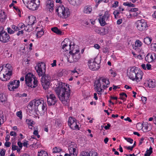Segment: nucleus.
I'll use <instances>...</instances> for the list:
<instances>
[{"instance_id": "obj_41", "label": "nucleus", "mask_w": 156, "mask_h": 156, "mask_svg": "<svg viewBox=\"0 0 156 156\" xmlns=\"http://www.w3.org/2000/svg\"><path fill=\"white\" fill-rule=\"evenodd\" d=\"M36 34V36L37 38H40L44 34V31H39L37 32Z\"/></svg>"}, {"instance_id": "obj_54", "label": "nucleus", "mask_w": 156, "mask_h": 156, "mask_svg": "<svg viewBox=\"0 0 156 156\" xmlns=\"http://www.w3.org/2000/svg\"><path fill=\"white\" fill-rule=\"evenodd\" d=\"M152 50L154 51H156V43L151 44V47Z\"/></svg>"}, {"instance_id": "obj_57", "label": "nucleus", "mask_w": 156, "mask_h": 156, "mask_svg": "<svg viewBox=\"0 0 156 156\" xmlns=\"http://www.w3.org/2000/svg\"><path fill=\"white\" fill-rule=\"evenodd\" d=\"M94 30L97 33L99 34L100 33V30L97 27H95L94 28Z\"/></svg>"}, {"instance_id": "obj_11", "label": "nucleus", "mask_w": 156, "mask_h": 156, "mask_svg": "<svg viewBox=\"0 0 156 156\" xmlns=\"http://www.w3.org/2000/svg\"><path fill=\"white\" fill-rule=\"evenodd\" d=\"M135 24L137 29L140 31H144L148 29L147 22L144 19L138 20Z\"/></svg>"}, {"instance_id": "obj_33", "label": "nucleus", "mask_w": 156, "mask_h": 156, "mask_svg": "<svg viewBox=\"0 0 156 156\" xmlns=\"http://www.w3.org/2000/svg\"><path fill=\"white\" fill-rule=\"evenodd\" d=\"M69 2L73 5H78L81 0H68Z\"/></svg>"}, {"instance_id": "obj_26", "label": "nucleus", "mask_w": 156, "mask_h": 156, "mask_svg": "<svg viewBox=\"0 0 156 156\" xmlns=\"http://www.w3.org/2000/svg\"><path fill=\"white\" fill-rule=\"evenodd\" d=\"M28 24L33 25L36 22V18L34 16H28Z\"/></svg>"}, {"instance_id": "obj_63", "label": "nucleus", "mask_w": 156, "mask_h": 156, "mask_svg": "<svg viewBox=\"0 0 156 156\" xmlns=\"http://www.w3.org/2000/svg\"><path fill=\"white\" fill-rule=\"evenodd\" d=\"M146 69H147V70H150L151 69V64H146Z\"/></svg>"}, {"instance_id": "obj_24", "label": "nucleus", "mask_w": 156, "mask_h": 156, "mask_svg": "<svg viewBox=\"0 0 156 156\" xmlns=\"http://www.w3.org/2000/svg\"><path fill=\"white\" fill-rule=\"evenodd\" d=\"M80 156H98V154L96 152H90L88 153L87 152L83 151L81 153Z\"/></svg>"}, {"instance_id": "obj_22", "label": "nucleus", "mask_w": 156, "mask_h": 156, "mask_svg": "<svg viewBox=\"0 0 156 156\" xmlns=\"http://www.w3.org/2000/svg\"><path fill=\"white\" fill-rule=\"evenodd\" d=\"M154 53H148L146 56L145 59L146 61L149 63L153 62L155 59Z\"/></svg>"}, {"instance_id": "obj_23", "label": "nucleus", "mask_w": 156, "mask_h": 156, "mask_svg": "<svg viewBox=\"0 0 156 156\" xmlns=\"http://www.w3.org/2000/svg\"><path fill=\"white\" fill-rule=\"evenodd\" d=\"M92 10V7L91 5H87L84 6L83 10V12L87 14H90Z\"/></svg>"}, {"instance_id": "obj_42", "label": "nucleus", "mask_w": 156, "mask_h": 156, "mask_svg": "<svg viewBox=\"0 0 156 156\" xmlns=\"http://www.w3.org/2000/svg\"><path fill=\"white\" fill-rule=\"evenodd\" d=\"M141 127L143 128V130L144 132H146L150 130V129H149V126L148 125H144L143 127H142V125H141Z\"/></svg>"}, {"instance_id": "obj_43", "label": "nucleus", "mask_w": 156, "mask_h": 156, "mask_svg": "<svg viewBox=\"0 0 156 156\" xmlns=\"http://www.w3.org/2000/svg\"><path fill=\"white\" fill-rule=\"evenodd\" d=\"M25 25L22 23H20L17 25L18 30H21L23 28L25 27Z\"/></svg>"}, {"instance_id": "obj_21", "label": "nucleus", "mask_w": 156, "mask_h": 156, "mask_svg": "<svg viewBox=\"0 0 156 156\" xmlns=\"http://www.w3.org/2000/svg\"><path fill=\"white\" fill-rule=\"evenodd\" d=\"M46 3V8L49 9L50 12L52 11L54 9V1L53 0H48Z\"/></svg>"}, {"instance_id": "obj_49", "label": "nucleus", "mask_w": 156, "mask_h": 156, "mask_svg": "<svg viewBox=\"0 0 156 156\" xmlns=\"http://www.w3.org/2000/svg\"><path fill=\"white\" fill-rule=\"evenodd\" d=\"M129 133H131V134H130V136H132L133 135H136L137 136H140V134L138 133V132H133L132 131L130 130Z\"/></svg>"}, {"instance_id": "obj_31", "label": "nucleus", "mask_w": 156, "mask_h": 156, "mask_svg": "<svg viewBox=\"0 0 156 156\" xmlns=\"http://www.w3.org/2000/svg\"><path fill=\"white\" fill-rule=\"evenodd\" d=\"M32 26V25L28 24L27 25L25 26L24 30H25L26 31L30 32L33 30Z\"/></svg>"}, {"instance_id": "obj_35", "label": "nucleus", "mask_w": 156, "mask_h": 156, "mask_svg": "<svg viewBox=\"0 0 156 156\" xmlns=\"http://www.w3.org/2000/svg\"><path fill=\"white\" fill-rule=\"evenodd\" d=\"M6 100V97L5 94H0V101L1 102H3Z\"/></svg>"}, {"instance_id": "obj_39", "label": "nucleus", "mask_w": 156, "mask_h": 156, "mask_svg": "<svg viewBox=\"0 0 156 156\" xmlns=\"http://www.w3.org/2000/svg\"><path fill=\"white\" fill-rule=\"evenodd\" d=\"M38 153V156H48L47 152L44 151H41Z\"/></svg>"}, {"instance_id": "obj_30", "label": "nucleus", "mask_w": 156, "mask_h": 156, "mask_svg": "<svg viewBox=\"0 0 156 156\" xmlns=\"http://www.w3.org/2000/svg\"><path fill=\"white\" fill-rule=\"evenodd\" d=\"M152 41V39L151 37H146L144 39V42L147 45H149L151 44Z\"/></svg>"}, {"instance_id": "obj_47", "label": "nucleus", "mask_w": 156, "mask_h": 156, "mask_svg": "<svg viewBox=\"0 0 156 156\" xmlns=\"http://www.w3.org/2000/svg\"><path fill=\"white\" fill-rule=\"evenodd\" d=\"M4 122L3 115L2 113H0V125L2 124Z\"/></svg>"}, {"instance_id": "obj_9", "label": "nucleus", "mask_w": 156, "mask_h": 156, "mask_svg": "<svg viewBox=\"0 0 156 156\" xmlns=\"http://www.w3.org/2000/svg\"><path fill=\"white\" fill-rule=\"evenodd\" d=\"M22 1L28 8L33 11L37 9L40 4L39 0H22Z\"/></svg>"}, {"instance_id": "obj_40", "label": "nucleus", "mask_w": 156, "mask_h": 156, "mask_svg": "<svg viewBox=\"0 0 156 156\" xmlns=\"http://www.w3.org/2000/svg\"><path fill=\"white\" fill-rule=\"evenodd\" d=\"M123 5L124 6H128L129 7H134L135 6L134 4H132L130 2H128L123 3Z\"/></svg>"}, {"instance_id": "obj_46", "label": "nucleus", "mask_w": 156, "mask_h": 156, "mask_svg": "<svg viewBox=\"0 0 156 156\" xmlns=\"http://www.w3.org/2000/svg\"><path fill=\"white\" fill-rule=\"evenodd\" d=\"M16 115L20 119H22L23 117L22 112L21 111L17 112L16 113Z\"/></svg>"}, {"instance_id": "obj_29", "label": "nucleus", "mask_w": 156, "mask_h": 156, "mask_svg": "<svg viewBox=\"0 0 156 156\" xmlns=\"http://www.w3.org/2000/svg\"><path fill=\"white\" fill-rule=\"evenodd\" d=\"M6 18V16L5 15L4 11H0V20L2 21H4Z\"/></svg>"}, {"instance_id": "obj_58", "label": "nucleus", "mask_w": 156, "mask_h": 156, "mask_svg": "<svg viewBox=\"0 0 156 156\" xmlns=\"http://www.w3.org/2000/svg\"><path fill=\"white\" fill-rule=\"evenodd\" d=\"M12 28L15 31H18L17 26H16L14 25H12Z\"/></svg>"}, {"instance_id": "obj_53", "label": "nucleus", "mask_w": 156, "mask_h": 156, "mask_svg": "<svg viewBox=\"0 0 156 156\" xmlns=\"http://www.w3.org/2000/svg\"><path fill=\"white\" fill-rule=\"evenodd\" d=\"M5 150L4 149L1 150L0 152V154L1 156H4L5 154Z\"/></svg>"}, {"instance_id": "obj_25", "label": "nucleus", "mask_w": 156, "mask_h": 156, "mask_svg": "<svg viewBox=\"0 0 156 156\" xmlns=\"http://www.w3.org/2000/svg\"><path fill=\"white\" fill-rule=\"evenodd\" d=\"M147 86L150 88H153L156 86V83L155 80L149 79L147 81Z\"/></svg>"}, {"instance_id": "obj_19", "label": "nucleus", "mask_w": 156, "mask_h": 156, "mask_svg": "<svg viewBox=\"0 0 156 156\" xmlns=\"http://www.w3.org/2000/svg\"><path fill=\"white\" fill-rule=\"evenodd\" d=\"M19 85V80H13L9 83L8 87L10 90L14 91L15 89L18 87Z\"/></svg>"}, {"instance_id": "obj_1", "label": "nucleus", "mask_w": 156, "mask_h": 156, "mask_svg": "<svg viewBox=\"0 0 156 156\" xmlns=\"http://www.w3.org/2000/svg\"><path fill=\"white\" fill-rule=\"evenodd\" d=\"M55 92L62 103L69 101L71 90L68 84L61 82L55 90Z\"/></svg>"}, {"instance_id": "obj_44", "label": "nucleus", "mask_w": 156, "mask_h": 156, "mask_svg": "<svg viewBox=\"0 0 156 156\" xmlns=\"http://www.w3.org/2000/svg\"><path fill=\"white\" fill-rule=\"evenodd\" d=\"M120 13L119 11L118 10L114 11L113 12V14L115 18L117 19Z\"/></svg>"}, {"instance_id": "obj_45", "label": "nucleus", "mask_w": 156, "mask_h": 156, "mask_svg": "<svg viewBox=\"0 0 156 156\" xmlns=\"http://www.w3.org/2000/svg\"><path fill=\"white\" fill-rule=\"evenodd\" d=\"M62 151V149L60 148H57V147H55L53 148V153H55L59 152Z\"/></svg>"}, {"instance_id": "obj_13", "label": "nucleus", "mask_w": 156, "mask_h": 156, "mask_svg": "<svg viewBox=\"0 0 156 156\" xmlns=\"http://www.w3.org/2000/svg\"><path fill=\"white\" fill-rule=\"evenodd\" d=\"M45 65L44 63L41 62L38 63L35 67V69L39 76L45 74Z\"/></svg>"}, {"instance_id": "obj_20", "label": "nucleus", "mask_w": 156, "mask_h": 156, "mask_svg": "<svg viewBox=\"0 0 156 156\" xmlns=\"http://www.w3.org/2000/svg\"><path fill=\"white\" fill-rule=\"evenodd\" d=\"M143 43L139 40L137 39L135 42V44L132 45L133 49L136 51L140 52L142 49Z\"/></svg>"}, {"instance_id": "obj_36", "label": "nucleus", "mask_w": 156, "mask_h": 156, "mask_svg": "<svg viewBox=\"0 0 156 156\" xmlns=\"http://www.w3.org/2000/svg\"><path fill=\"white\" fill-rule=\"evenodd\" d=\"M44 27L41 25H39L36 27L35 31L36 32H38V31H44Z\"/></svg>"}, {"instance_id": "obj_27", "label": "nucleus", "mask_w": 156, "mask_h": 156, "mask_svg": "<svg viewBox=\"0 0 156 156\" xmlns=\"http://www.w3.org/2000/svg\"><path fill=\"white\" fill-rule=\"evenodd\" d=\"M51 30L56 34L59 35H62V32L56 27H52L51 29Z\"/></svg>"}, {"instance_id": "obj_32", "label": "nucleus", "mask_w": 156, "mask_h": 156, "mask_svg": "<svg viewBox=\"0 0 156 156\" xmlns=\"http://www.w3.org/2000/svg\"><path fill=\"white\" fill-rule=\"evenodd\" d=\"M119 95V99L123 101H125L127 97V94L124 92L120 93Z\"/></svg>"}, {"instance_id": "obj_37", "label": "nucleus", "mask_w": 156, "mask_h": 156, "mask_svg": "<svg viewBox=\"0 0 156 156\" xmlns=\"http://www.w3.org/2000/svg\"><path fill=\"white\" fill-rule=\"evenodd\" d=\"M152 153V148L151 147L150 148L149 150L147 149L146 153L144 154V156H150Z\"/></svg>"}, {"instance_id": "obj_10", "label": "nucleus", "mask_w": 156, "mask_h": 156, "mask_svg": "<svg viewBox=\"0 0 156 156\" xmlns=\"http://www.w3.org/2000/svg\"><path fill=\"white\" fill-rule=\"evenodd\" d=\"M98 58L96 57L94 59L91 58L88 62V65L89 68L92 70H96L100 68V63L101 60H98Z\"/></svg>"}, {"instance_id": "obj_55", "label": "nucleus", "mask_w": 156, "mask_h": 156, "mask_svg": "<svg viewBox=\"0 0 156 156\" xmlns=\"http://www.w3.org/2000/svg\"><path fill=\"white\" fill-rule=\"evenodd\" d=\"M138 10V9L137 8H134L131 9L129 10V12H137Z\"/></svg>"}, {"instance_id": "obj_28", "label": "nucleus", "mask_w": 156, "mask_h": 156, "mask_svg": "<svg viewBox=\"0 0 156 156\" xmlns=\"http://www.w3.org/2000/svg\"><path fill=\"white\" fill-rule=\"evenodd\" d=\"M74 148H76V145L73 142H71L69 148V152L72 153L73 149Z\"/></svg>"}, {"instance_id": "obj_6", "label": "nucleus", "mask_w": 156, "mask_h": 156, "mask_svg": "<svg viewBox=\"0 0 156 156\" xmlns=\"http://www.w3.org/2000/svg\"><path fill=\"white\" fill-rule=\"evenodd\" d=\"M57 15L59 18L62 19H66L70 16V12L69 9L61 5L58 7L56 9Z\"/></svg>"}, {"instance_id": "obj_51", "label": "nucleus", "mask_w": 156, "mask_h": 156, "mask_svg": "<svg viewBox=\"0 0 156 156\" xmlns=\"http://www.w3.org/2000/svg\"><path fill=\"white\" fill-rule=\"evenodd\" d=\"M125 140H126L128 142H129L130 144H132L133 143V140L130 138L126 137H124Z\"/></svg>"}, {"instance_id": "obj_61", "label": "nucleus", "mask_w": 156, "mask_h": 156, "mask_svg": "<svg viewBox=\"0 0 156 156\" xmlns=\"http://www.w3.org/2000/svg\"><path fill=\"white\" fill-rule=\"evenodd\" d=\"M139 14V13L138 12H136L130 14V15H132L134 17H136Z\"/></svg>"}, {"instance_id": "obj_16", "label": "nucleus", "mask_w": 156, "mask_h": 156, "mask_svg": "<svg viewBox=\"0 0 156 156\" xmlns=\"http://www.w3.org/2000/svg\"><path fill=\"white\" fill-rule=\"evenodd\" d=\"M62 48L63 51H68L69 50H70L73 49L75 45H73L72 47V45L70 44V41H69L68 39H65L63 41L61 44Z\"/></svg>"}, {"instance_id": "obj_50", "label": "nucleus", "mask_w": 156, "mask_h": 156, "mask_svg": "<svg viewBox=\"0 0 156 156\" xmlns=\"http://www.w3.org/2000/svg\"><path fill=\"white\" fill-rule=\"evenodd\" d=\"M16 33V35L18 36H22L23 35L24 32L23 30H19Z\"/></svg>"}, {"instance_id": "obj_17", "label": "nucleus", "mask_w": 156, "mask_h": 156, "mask_svg": "<svg viewBox=\"0 0 156 156\" xmlns=\"http://www.w3.org/2000/svg\"><path fill=\"white\" fill-rule=\"evenodd\" d=\"M76 121V119L74 118L71 116L69 117L68 121V126L71 129L79 130V126L77 124Z\"/></svg>"}, {"instance_id": "obj_3", "label": "nucleus", "mask_w": 156, "mask_h": 156, "mask_svg": "<svg viewBox=\"0 0 156 156\" xmlns=\"http://www.w3.org/2000/svg\"><path fill=\"white\" fill-rule=\"evenodd\" d=\"M0 67V79L3 81L9 80L12 74V67L9 64Z\"/></svg>"}, {"instance_id": "obj_12", "label": "nucleus", "mask_w": 156, "mask_h": 156, "mask_svg": "<svg viewBox=\"0 0 156 156\" xmlns=\"http://www.w3.org/2000/svg\"><path fill=\"white\" fill-rule=\"evenodd\" d=\"M41 76V84L44 89L46 90V92L47 91L50 83L51 77L49 75H44V74Z\"/></svg>"}, {"instance_id": "obj_48", "label": "nucleus", "mask_w": 156, "mask_h": 156, "mask_svg": "<svg viewBox=\"0 0 156 156\" xmlns=\"http://www.w3.org/2000/svg\"><path fill=\"white\" fill-rule=\"evenodd\" d=\"M7 31L8 33L10 34H13L15 32L10 27H7Z\"/></svg>"}, {"instance_id": "obj_15", "label": "nucleus", "mask_w": 156, "mask_h": 156, "mask_svg": "<svg viewBox=\"0 0 156 156\" xmlns=\"http://www.w3.org/2000/svg\"><path fill=\"white\" fill-rule=\"evenodd\" d=\"M110 16V14L109 12L106 11L105 12L102 16L99 18L98 20L101 26L103 27L107 24L106 22L109 20Z\"/></svg>"}, {"instance_id": "obj_7", "label": "nucleus", "mask_w": 156, "mask_h": 156, "mask_svg": "<svg viewBox=\"0 0 156 156\" xmlns=\"http://www.w3.org/2000/svg\"><path fill=\"white\" fill-rule=\"evenodd\" d=\"M69 55L67 57L68 61L70 63L78 62L81 57L80 50L74 48L73 49L70 51Z\"/></svg>"}, {"instance_id": "obj_64", "label": "nucleus", "mask_w": 156, "mask_h": 156, "mask_svg": "<svg viewBox=\"0 0 156 156\" xmlns=\"http://www.w3.org/2000/svg\"><path fill=\"white\" fill-rule=\"evenodd\" d=\"M33 134L37 136H40L38 134V131L37 130H34Z\"/></svg>"}, {"instance_id": "obj_60", "label": "nucleus", "mask_w": 156, "mask_h": 156, "mask_svg": "<svg viewBox=\"0 0 156 156\" xmlns=\"http://www.w3.org/2000/svg\"><path fill=\"white\" fill-rule=\"evenodd\" d=\"M17 2L16 1H14L13 0L12 1V3L9 5V7L10 8H11L12 6H13L14 3H17Z\"/></svg>"}, {"instance_id": "obj_2", "label": "nucleus", "mask_w": 156, "mask_h": 156, "mask_svg": "<svg viewBox=\"0 0 156 156\" xmlns=\"http://www.w3.org/2000/svg\"><path fill=\"white\" fill-rule=\"evenodd\" d=\"M28 106L35 112H41L43 114L45 113L47 108L46 103L42 99H34L29 102Z\"/></svg>"}, {"instance_id": "obj_8", "label": "nucleus", "mask_w": 156, "mask_h": 156, "mask_svg": "<svg viewBox=\"0 0 156 156\" xmlns=\"http://www.w3.org/2000/svg\"><path fill=\"white\" fill-rule=\"evenodd\" d=\"M25 81L29 87L34 88L37 86L38 81L36 77L32 73H29L25 77Z\"/></svg>"}, {"instance_id": "obj_62", "label": "nucleus", "mask_w": 156, "mask_h": 156, "mask_svg": "<svg viewBox=\"0 0 156 156\" xmlns=\"http://www.w3.org/2000/svg\"><path fill=\"white\" fill-rule=\"evenodd\" d=\"M141 100L144 103H146L147 101V98L144 97H141Z\"/></svg>"}, {"instance_id": "obj_5", "label": "nucleus", "mask_w": 156, "mask_h": 156, "mask_svg": "<svg viewBox=\"0 0 156 156\" xmlns=\"http://www.w3.org/2000/svg\"><path fill=\"white\" fill-rule=\"evenodd\" d=\"M143 75L142 71L135 67L131 68L127 73V76L130 79L133 81L135 80L137 82L142 80Z\"/></svg>"}, {"instance_id": "obj_52", "label": "nucleus", "mask_w": 156, "mask_h": 156, "mask_svg": "<svg viewBox=\"0 0 156 156\" xmlns=\"http://www.w3.org/2000/svg\"><path fill=\"white\" fill-rule=\"evenodd\" d=\"M119 2L118 1H115L114 3L112 5V7L115 8L118 6Z\"/></svg>"}, {"instance_id": "obj_14", "label": "nucleus", "mask_w": 156, "mask_h": 156, "mask_svg": "<svg viewBox=\"0 0 156 156\" xmlns=\"http://www.w3.org/2000/svg\"><path fill=\"white\" fill-rule=\"evenodd\" d=\"M9 35L3 30V28L0 31V41L5 43L10 41Z\"/></svg>"}, {"instance_id": "obj_18", "label": "nucleus", "mask_w": 156, "mask_h": 156, "mask_svg": "<svg viewBox=\"0 0 156 156\" xmlns=\"http://www.w3.org/2000/svg\"><path fill=\"white\" fill-rule=\"evenodd\" d=\"M46 98L48 105L49 106L55 105L57 101V99L54 94H51L49 95H47Z\"/></svg>"}, {"instance_id": "obj_59", "label": "nucleus", "mask_w": 156, "mask_h": 156, "mask_svg": "<svg viewBox=\"0 0 156 156\" xmlns=\"http://www.w3.org/2000/svg\"><path fill=\"white\" fill-rule=\"evenodd\" d=\"M11 143L9 142H6L5 144V146L7 147H9L11 145Z\"/></svg>"}, {"instance_id": "obj_38", "label": "nucleus", "mask_w": 156, "mask_h": 156, "mask_svg": "<svg viewBox=\"0 0 156 156\" xmlns=\"http://www.w3.org/2000/svg\"><path fill=\"white\" fill-rule=\"evenodd\" d=\"M26 123L28 125L31 124H34L35 123L32 119H26Z\"/></svg>"}, {"instance_id": "obj_4", "label": "nucleus", "mask_w": 156, "mask_h": 156, "mask_svg": "<svg viewBox=\"0 0 156 156\" xmlns=\"http://www.w3.org/2000/svg\"><path fill=\"white\" fill-rule=\"evenodd\" d=\"M110 85L109 80L103 77L97 80L94 82V86L95 90L98 94H101L102 90L108 87Z\"/></svg>"}, {"instance_id": "obj_34", "label": "nucleus", "mask_w": 156, "mask_h": 156, "mask_svg": "<svg viewBox=\"0 0 156 156\" xmlns=\"http://www.w3.org/2000/svg\"><path fill=\"white\" fill-rule=\"evenodd\" d=\"M96 2V6L97 7L99 4L101 2H104L105 3H108L109 2L108 0H94Z\"/></svg>"}, {"instance_id": "obj_56", "label": "nucleus", "mask_w": 156, "mask_h": 156, "mask_svg": "<svg viewBox=\"0 0 156 156\" xmlns=\"http://www.w3.org/2000/svg\"><path fill=\"white\" fill-rule=\"evenodd\" d=\"M110 73L111 74L112 76H113V77H115L116 75V73L115 72L113 71L112 70H110Z\"/></svg>"}]
</instances>
